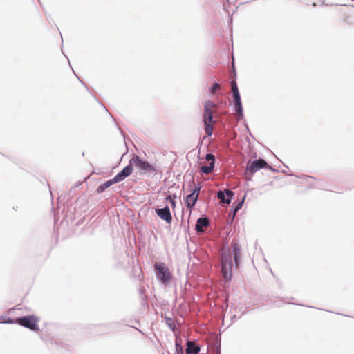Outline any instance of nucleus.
Segmentation results:
<instances>
[{
	"label": "nucleus",
	"mask_w": 354,
	"mask_h": 354,
	"mask_svg": "<svg viewBox=\"0 0 354 354\" xmlns=\"http://www.w3.org/2000/svg\"><path fill=\"white\" fill-rule=\"evenodd\" d=\"M234 196L232 191L226 189L225 191L220 190L217 193V197L222 203L230 204L232 201V197Z\"/></svg>",
	"instance_id": "6"
},
{
	"label": "nucleus",
	"mask_w": 354,
	"mask_h": 354,
	"mask_svg": "<svg viewBox=\"0 0 354 354\" xmlns=\"http://www.w3.org/2000/svg\"><path fill=\"white\" fill-rule=\"evenodd\" d=\"M17 322L21 326L32 330H37L38 327V319L34 315H28L17 319Z\"/></svg>",
	"instance_id": "2"
},
{
	"label": "nucleus",
	"mask_w": 354,
	"mask_h": 354,
	"mask_svg": "<svg viewBox=\"0 0 354 354\" xmlns=\"http://www.w3.org/2000/svg\"><path fill=\"white\" fill-rule=\"evenodd\" d=\"M203 121L204 123H208L212 121V111L209 109H207V107L204 110Z\"/></svg>",
	"instance_id": "12"
},
{
	"label": "nucleus",
	"mask_w": 354,
	"mask_h": 354,
	"mask_svg": "<svg viewBox=\"0 0 354 354\" xmlns=\"http://www.w3.org/2000/svg\"><path fill=\"white\" fill-rule=\"evenodd\" d=\"M200 189L201 187L199 185H196L192 193L187 196L185 202L187 207L192 208L195 205L198 197Z\"/></svg>",
	"instance_id": "3"
},
{
	"label": "nucleus",
	"mask_w": 354,
	"mask_h": 354,
	"mask_svg": "<svg viewBox=\"0 0 354 354\" xmlns=\"http://www.w3.org/2000/svg\"><path fill=\"white\" fill-rule=\"evenodd\" d=\"M155 268L157 270V278L163 284H167L171 281V274L167 266L162 262H158L155 264Z\"/></svg>",
	"instance_id": "1"
},
{
	"label": "nucleus",
	"mask_w": 354,
	"mask_h": 354,
	"mask_svg": "<svg viewBox=\"0 0 354 354\" xmlns=\"http://www.w3.org/2000/svg\"><path fill=\"white\" fill-rule=\"evenodd\" d=\"M266 165V161L263 159H259L257 160H254L249 166L247 167V170L253 174L257 172L260 169L265 167Z\"/></svg>",
	"instance_id": "7"
},
{
	"label": "nucleus",
	"mask_w": 354,
	"mask_h": 354,
	"mask_svg": "<svg viewBox=\"0 0 354 354\" xmlns=\"http://www.w3.org/2000/svg\"><path fill=\"white\" fill-rule=\"evenodd\" d=\"M209 224L208 219L205 218H199L196 224V230L198 232H203V227H207Z\"/></svg>",
	"instance_id": "10"
},
{
	"label": "nucleus",
	"mask_w": 354,
	"mask_h": 354,
	"mask_svg": "<svg viewBox=\"0 0 354 354\" xmlns=\"http://www.w3.org/2000/svg\"><path fill=\"white\" fill-rule=\"evenodd\" d=\"M231 86L233 95L239 93L236 83L234 80L231 81Z\"/></svg>",
	"instance_id": "21"
},
{
	"label": "nucleus",
	"mask_w": 354,
	"mask_h": 354,
	"mask_svg": "<svg viewBox=\"0 0 354 354\" xmlns=\"http://www.w3.org/2000/svg\"><path fill=\"white\" fill-rule=\"evenodd\" d=\"M113 183H116V182L114 181V178L113 179H111L102 184H101L98 187H97V192H104L106 188H108L109 187H110L111 185H113Z\"/></svg>",
	"instance_id": "13"
},
{
	"label": "nucleus",
	"mask_w": 354,
	"mask_h": 354,
	"mask_svg": "<svg viewBox=\"0 0 354 354\" xmlns=\"http://www.w3.org/2000/svg\"><path fill=\"white\" fill-rule=\"evenodd\" d=\"M222 264L231 265V255L229 252L222 253Z\"/></svg>",
	"instance_id": "14"
},
{
	"label": "nucleus",
	"mask_w": 354,
	"mask_h": 354,
	"mask_svg": "<svg viewBox=\"0 0 354 354\" xmlns=\"http://www.w3.org/2000/svg\"><path fill=\"white\" fill-rule=\"evenodd\" d=\"M127 176L122 172H119L116 176H115L114 181L116 183H119L123 180Z\"/></svg>",
	"instance_id": "19"
},
{
	"label": "nucleus",
	"mask_w": 354,
	"mask_h": 354,
	"mask_svg": "<svg viewBox=\"0 0 354 354\" xmlns=\"http://www.w3.org/2000/svg\"><path fill=\"white\" fill-rule=\"evenodd\" d=\"M234 109L238 113L239 117H243V107L241 103H234Z\"/></svg>",
	"instance_id": "17"
},
{
	"label": "nucleus",
	"mask_w": 354,
	"mask_h": 354,
	"mask_svg": "<svg viewBox=\"0 0 354 354\" xmlns=\"http://www.w3.org/2000/svg\"><path fill=\"white\" fill-rule=\"evenodd\" d=\"M156 212L158 216L167 223L170 224L172 221V216L169 207L166 206L161 209H156Z\"/></svg>",
	"instance_id": "5"
},
{
	"label": "nucleus",
	"mask_w": 354,
	"mask_h": 354,
	"mask_svg": "<svg viewBox=\"0 0 354 354\" xmlns=\"http://www.w3.org/2000/svg\"><path fill=\"white\" fill-rule=\"evenodd\" d=\"M233 97L234 99V103H241V96L239 93L233 95Z\"/></svg>",
	"instance_id": "24"
},
{
	"label": "nucleus",
	"mask_w": 354,
	"mask_h": 354,
	"mask_svg": "<svg viewBox=\"0 0 354 354\" xmlns=\"http://www.w3.org/2000/svg\"><path fill=\"white\" fill-rule=\"evenodd\" d=\"M176 351H177L178 354H183L182 347L177 342L176 343Z\"/></svg>",
	"instance_id": "27"
},
{
	"label": "nucleus",
	"mask_w": 354,
	"mask_h": 354,
	"mask_svg": "<svg viewBox=\"0 0 354 354\" xmlns=\"http://www.w3.org/2000/svg\"><path fill=\"white\" fill-rule=\"evenodd\" d=\"M205 159L207 160V161H211V162H213L214 163V160H215V158H214V156L213 154H211V153H207L205 156Z\"/></svg>",
	"instance_id": "23"
},
{
	"label": "nucleus",
	"mask_w": 354,
	"mask_h": 354,
	"mask_svg": "<svg viewBox=\"0 0 354 354\" xmlns=\"http://www.w3.org/2000/svg\"><path fill=\"white\" fill-rule=\"evenodd\" d=\"M232 249L234 256V261L235 266L237 267L239 263V259H240V254H241V250L239 245L237 243H232Z\"/></svg>",
	"instance_id": "8"
},
{
	"label": "nucleus",
	"mask_w": 354,
	"mask_h": 354,
	"mask_svg": "<svg viewBox=\"0 0 354 354\" xmlns=\"http://www.w3.org/2000/svg\"><path fill=\"white\" fill-rule=\"evenodd\" d=\"M214 106V104L213 102H212L210 100H208L205 103V105H204V109L207 107V109H209L211 107H212Z\"/></svg>",
	"instance_id": "26"
},
{
	"label": "nucleus",
	"mask_w": 354,
	"mask_h": 354,
	"mask_svg": "<svg viewBox=\"0 0 354 354\" xmlns=\"http://www.w3.org/2000/svg\"><path fill=\"white\" fill-rule=\"evenodd\" d=\"M214 162H211L209 166H203L201 167V171L204 174H209L214 169Z\"/></svg>",
	"instance_id": "15"
},
{
	"label": "nucleus",
	"mask_w": 354,
	"mask_h": 354,
	"mask_svg": "<svg viewBox=\"0 0 354 354\" xmlns=\"http://www.w3.org/2000/svg\"><path fill=\"white\" fill-rule=\"evenodd\" d=\"M133 171V167L131 164L127 165L121 171L126 176H129Z\"/></svg>",
	"instance_id": "18"
},
{
	"label": "nucleus",
	"mask_w": 354,
	"mask_h": 354,
	"mask_svg": "<svg viewBox=\"0 0 354 354\" xmlns=\"http://www.w3.org/2000/svg\"><path fill=\"white\" fill-rule=\"evenodd\" d=\"M200 347L196 346L194 342L188 341L185 349L186 354H198L200 351Z\"/></svg>",
	"instance_id": "9"
},
{
	"label": "nucleus",
	"mask_w": 354,
	"mask_h": 354,
	"mask_svg": "<svg viewBox=\"0 0 354 354\" xmlns=\"http://www.w3.org/2000/svg\"><path fill=\"white\" fill-rule=\"evenodd\" d=\"M133 164L140 170L144 171H151L153 167L147 162L142 160L138 156L133 158Z\"/></svg>",
	"instance_id": "4"
},
{
	"label": "nucleus",
	"mask_w": 354,
	"mask_h": 354,
	"mask_svg": "<svg viewBox=\"0 0 354 354\" xmlns=\"http://www.w3.org/2000/svg\"><path fill=\"white\" fill-rule=\"evenodd\" d=\"M218 88H219V84L218 83H214L212 85V86L210 88L209 91H210V92L214 93L215 91L218 89Z\"/></svg>",
	"instance_id": "25"
},
{
	"label": "nucleus",
	"mask_w": 354,
	"mask_h": 354,
	"mask_svg": "<svg viewBox=\"0 0 354 354\" xmlns=\"http://www.w3.org/2000/svg\"><path fill=\"white\" fill-rule=\"evenodd\" d=\"M169 199H170V202H171V205H172L173 207H175V202H174V201L171 198V196H169Z\"/></svg>",
	"instance_id": "28"
},
{
	"label": "nucleus",
	"mask_w": 354,
	"mask_h": 354,
	"mask_svg": "<svg viewBox=\"0 0 354 354\" xmlns=\"http://www.w3.org/2000/svg\"><path fill=\"white\" fill-rule=\"evenodd\" d=\"M221 272L226 280L231 279V265L221 264Z\"/></svg>",
	"instance_id": "11"
},
{
	"label": "nucleus",
	"mask_w": 354,
	"mask_h": 354,
	"mask_svg": "<svg viewBox=\"0 0 354 354\" xmlns=\"http://www.w3.org/2000/svg\"><path fill=\"white\" fill-rule=\"evenodd\" d=\"M204 124H205V131H206V133L208 134V136H211L212 134V132H213V127H212V126L209 124V122L204 123Z\"/></svg>",
	"instance_id": "20"
},
{
	"label": "nucleus",
	"mask_w": 354,
	"mask_h": 354,
	"mask_svg": "<svg viewBox=\"0 0 354 354\" xmlns=\"http://www.w3.org/2000/svg\"><path fill=\"white\" fill-rule=\"evenodd\" d=\"M231 86L233 95L239 93L236 83L234 80L231 81Z\"/></svg>",
	"instance_id": "22"
},
{
	"label": "nucleus",
	"mask_w": 354,
	"mask_h": 354,
	"mask_svg": "<svg viewBox=\"0 0 354 354\" xmlns=\"http://www.w3.org/2000/svg\"><path fill=\"white\" fill-rule=\"evenodd\" d=\"M245 198V196H244L243 198V199L236 205V206L233 209V214H232V220H233L234 218L236 212L239 211L242 207Z\"/></svg>",
	"instance_id": "16"
}]
</instances>
